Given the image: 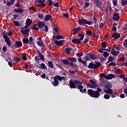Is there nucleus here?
<instances>
[{
    "label": "nucleus",
    "instance_id": "obj_13",
    "mask_svg": "<svg viewBox=\"0 0 127 127\" xmlns=\"http://www.w3.org/2000/svg\"><path fill=\"white\" fill-rule=\"evenodd\" d=\"M53 39H56V40H61L64 39V37L62 35H53Z\"/></svg>",
    "mask_w": 127,
    "mask_h": 127
},
{
    "label": "nucleus",
    "instance_id": "obj_27",
    "mask_svg": "<svg viewBox=\"0 0 127 127\" xmlns=\"http://www.w3.org/2000/svg\"><path fill=\"white\" fill-rule=\"evenodd\" d=\"M81 28L79 27L78 28H76L74 29V30H73V35H75L78 33V32L81 30Z\"/></svg>",
    "mask_w": 127,
    "mask_h": 127
},
{
    "label": "nucleus",
    "instance_id": "obj_42",
    "mask_svg": "<svg viewBox=\"0 0 127 127\" xmlns=\"http://www.w3.org/2000/svg\"><path fill=\"white\" fill-rule=\"evenodd\" d=\"M22 60L24 61H27V58L26 53H23V57H22Z\"/></svg>",
    "mask_w": 127,
    "mask_h": 127
},
{
    "label": "nucleus",
    "instance_id": "obj_61",
    "mask_svg": "<svg viewBox=\"0 0 127 127\" xmlns=\"http://www.w3.org/2000/svg\"><path fill=\"white\" fill-rule=\"evenodd\" d=\"M81 63L84 65L83 66H87L86 61H82Z\"/></svg>",
    "mask_w": 127,
    "mask_h": 127
},
{
    "label": "nucleus",
    "instance_id": "obj_11",
    "mask_svg": "<svg viewBox=\"0 0 127 127\" xmlns=\"http://www.w3.org/2000/svg\"><path fill=\"white\" fill-rule=\"evenodd\" d=\"M54 78L57 79L58 81H62L63 80H65V76H60L59 75H57L54 77Z\"/></svg>",
    "mask_w": 127,
    "mask_h": 127
},
{
    "label": "nucleus",
    "instance_id": "obj_56",
    "mask_svg": "<svg viewBox=\"0 0 127 127\" xmlns=\"http://www.w3.org/2000/svg\"><path fill=\"white\" fill-rule=\"evenodd\" d=\"M115 58L113 57H109L108 60H109V62H113L114 61Z\"/></svg>",
    "mask_w": 127,
    "mask_h": 127
},
{
    "label": "nucleus",
    "instance_id": "obj_36",
    "mask_svg": "<svg viewBox=\"0 0 127 127\" xmlns=\"http://www.w3.org/2000/svg\"><path fill=\"white\" fill-rule=\"evenodd\" d=\"M85 85H86L89 88H90L91 89H95L96 88V86L95 85H93L92 84H90L89 83H85Z\"/></svg>",
    "mask_w": 127,
    "mask_h": 127
},
{
    "label": "nucleus",
    "instance_id": "obj_14",
    "mask_svg": "<svg viewBox=\"0 0 127 127\" xmlns=\"http://www.w3.org/2000/svg\"><path fill=\"white\" fill-rule=\"evenodd\" d=\"M113 38H114L115 40L118 39L120 37L121 35L118 33H114L112 35Z\"/></svg>",
    "mask_w": 127,
    "mask_h": 127
},
{
    "label": "nucleus",
    "instance_id": "obj_58",
    "mask_svg": "<svg viewBox=\"0 0 127 127\" xmlns=\"http://www.w3.org/2000/svg\"><path fill=\"white\" fill-rule=\"evenodd\" d=\"M109 65L116 66H117V64H116L115 63L112 62L109 64Z\"/></svg>",
    "mask_w": 127,
    "mask_h": 127
},
{
    "label": "nucleus",
    "instance_id": "obj_52",
    "mask_svg": "<svg viewBox=\"0 0 127 127\" xmlns=\"http://www.w3.org/2000/svg\"><path fill=\"white\" fill-rule=\"evenodd\" d=\"M101 45H102V47L103 48H105L107 47V44L106 42H103L101 43Z\"/></svg>",
    "mask_w": 127,
    "mask_h": 127
},
{
    "label": "nucleus",
    "instance_id": "obj_59",
    "mask_svg": "<svg viewBox=\"0 0 127 127\" xmlns=\"http://www.w3.org/2000/svg\"><path fill=\"white\" fill-rule=\"evenodd\" d=\"M49 1V6H51L52 5V4L53 3V2H54V1H52V0H48Z\"/></svg>",
    "mask_w": 127,
    "mask_h": 127
},
{
    "label": "nucleus",
    "instance_id": "obj_16",
    "mask_svg": "<svg viewBox=\"0 0 127 127\" xmlns=\"http://www.w3.org/2000/svg\"><path fill=\"white\" fill-rule=\"evenodd\" d=\"M37 53H38V55H39V57L40 58V60L41 61H45L46 59L44 57V56H43L41 53L40 51H38L37 52Z\"/></svg>",
    "mask_w": 127,
    "mask_h": 127
},
{
    "label": "nucleus",
    "instance_id": "obj_44",
    "mask_svg": "<svg viewBox=\"0 0 127 127\" xmlns=\"http://www.w3.org/2000/svg\"><path fill=\"white\" fill-rule=\"evenodd\" d=\"M108 94L111 95V97L113 98L117 97V96L118 95V94H117V93H112V94Z\"/></svg>",
    "mask_w": 127,
    "mask_h": 127
},
{
    "label": "nucleus",
    "instance_id": "obj_64",
    "mask_svg": "<svg viewBox=\"0 0 127 127\" xmlns=\"http://www.w3.org/2000/svg\"><path fill=\"white\" fill-rule=\"evenodd\" d=\"M35 61L37 62V63H39L40 62V59L38 58V57L37 56H36L35 57Z\"/></svg>",
    "mask_w": 127,
    "mask_h": 127
},
{
    "label": "nucleus",
    "instance_id": "obj_20",
    "mask_svg": "<svg viewBox=\"0 0 127 127\" xmlns=\"http://www.w3.org/2000/svg\"><path fill=\"white\" fill-rule=\"evenodd\" d=\"M15 1V0H9V1L8 0L6 2V5H7V6H10L11 5H12L13 4H14Z\"/></svg>",
    "mask_w": 127,
    "mask_h": 127
},
{
    "label": "nucleus",
    "instance_id": "obj_9",
    "mask_svg": "<svg viewBox=\"0 0 127 127\" xmlns=\"http://www.w3.org/2000/svg\"><path fill=\"white\" fill-rule=\"evenodd\" d=\"M52 19V16L50 14H47L46 15L44 20L45 22H48L50 20H51Z\"/></svg>",
    "mask_w": 127,
    "mask_h": 127
},
{
    "label": "nucleus",
    "instance_id": "obj_41",
    "mask_svg": "<svg viewBox=\"0 0 127 127\" xmlns=\"http://www.w3.org/2000/svg\"><path fill=\"white\" fill-rule=\"evenodd\" d=\"M69 66H70L73 68H78L77 65L74 64L73 63H71V62L69 63Z\"/></svg>",
    "mask_w": 127,
    "mask_h": 127
},
{
    "label": "nucleus",
    "instance_id": "obj_21",
    "mask_svg": "<svg viewBox=\"0 0 127 127\" xmlns=\"http://www.w3.org/2000/svg\"><path fill=\"white\" fill-rule=\"evenodd\" d=\"M20 31L22 35H26L28 32L30 31V28H27V29H25L24 30H23L22 29H20Z\"/></svg>",
    "mask_w": 127,
    "mask_h": 127
},
{
    "label": "nucleus",
    "instance_id": "obj_31",
    "mask_svg": "<svg viewBox=\"0 0 127 127\" xmlns=\"http://www.w3.org/2000/svg\"><path fill=\"white\" fill-rule=\"evenodd\" d=\"M59 30L57 27H55L53 28V35L55 34L57 35V33H59Z\"/></svg>",
    "mask_w": 127,
    "mask_h": 127
},
{
    "label": "nucleus",
    "instance_id": "obj_46",
    "mask_svg": "<svg viewBox=\"0 0 127 127\" xmlns=\"http://www.w3.org/2000/svg\"><path fill=\"white\" fill-rule=\"evenodd\" d=\"M36 3H42L45 2V0H35Z\"/></svg>",
    "mask_w": 127,
    "mask_h": 127
},
{
    "label": "nucleus",
    "instance_id": "obj_17",
    "mask_svg": "<svg viewBox=\"0 0 127 127\" xmlns=\"http://www.w3.org/2000/svg\"><path fill=\"white\" fill-rule=\"evenodd\" d=\"M61 62H63L64 65H70V63L68 59H62Z\"/></svg>",
    "mask_w": 127,
    "mask_h": 127
},
{
    "label": "nucleus",
    "instance_id": "obj_3",
    "mask_svg": "<svg viewBox=\"0 0 127 127\" xmlns=\"http://www.w3.org/2000/svg\"><path fill=\"white\" fill-rule=\"evenodd\" d=\"M101 66V63L99 62L95 61V64H93V63H89V65H88V67L89 69H97Z\"/></svg>",
    "mask_w": 127,
    "mask_h": 127
},
{
    "label": "nucleus",
    "instance_id": "obj_12",
    "mask_svg": "<svg viewBox=\"0 0 127 127\" xmlns=\"http://www.w3.org/2000/svg\"><path fill=\"white\" fill-rule=\"evenodd\" d=\"M65 41L64 40H57L55 42V44L57 46H62L64 45V42H65Z\"/></svg>",
    "mask_w": 127,
    "mask_h": 127
},
{
    "label": "nucleus",
    "instance_id": "obj_50",
    "mask_svg": "<svg viewBox=\"0 0 127 127\" xmlns=\"http://www.w3.org/2000/svg\"><path fill=\"white\" fill-rule=\"evenodd\" d=\"M104 98L105 99H109L110 98V96L108 94H105L104 95Z\"/></svg>",
    "mask_w": 127,
    "mask_h": 127
},
{
    "label": "nucleus",
    "instance_id": "obj_26",
    "mask_svg": "<svg viewBox=\"0 0 127 127\" xmlns=\"http://www.w3.org/2000/svg\"><path fill=\"white\" fill-rule=\"evenodd\" d=\"M31 23H32V21L30 19V18H28L27 20H26L25 25L30 26Z\"/></svg>",
    "mask_w": 127,
    "mask_h": 127
},
{
    "label": "nucleus",
    "instance_id": "obj_28",
    "mask_svg": "<svg viewBox=\"0 0 127 127\" xmlns=\"http://www.w3.org/2000/svg\"><path fill=\"white\" fill-rule=\"evenodd\" d=\"M5 39V42L6 43V45H7L9 47H11V45L10 41L9 40H10V39H9V38L8 39L7 38H6V39Z\"/></svg>",
    "mask_w": 127,
    "mask_h": 127
},
{
    "label": "nucleus",
    "instance_id": "obj_63",
    "mask_svg": "<svg viewBox=\"0 0 127 127\" xmlns=\"http://www.w3.org/2000/svg\"><path fill=\"white\" fill-rule=\"evenodd\" d=\"M29 9H31L32 10H33V11H36V8L34 6H32L31 7H30Z\"/></svg>",
    "mask_w": 127,
    "mask_h": 127
},
{
    "label": "nucleus",
    "instance_id": "obj_55",
    "mask_svg": "<svg viewBox=\"0 0 127 127\" xmlns=\"http://www.w3.org/2000/svg\"><path fill=\"white\" fill-rule=\"evenodd\" d=\"M84 60L88 61H90V59H89V57L88 56H85L83 58Z\"/></svg>",
    "mask_w": 127,
    "mask_h": 127
},
{
    "label": "nucleus",
    "instance_id": "obj_53",
    "mask_svg": "<svg viewBox=\"0 0 127 127\" xmlns=\"http://www.w3.org/2000/svg\"><path fill=\"white\" fill-rule=\"evenodd\" d=\"M89 82L91 83V84H92V85H95V86H96V82L93 79L89 80Z\"/></svg>",
    "mask_w": 127,
    "mask_h": 127
},
{
    "label": "nucleus",
    "instance_id": "obj_40",
    "mask_svg": "<svg viewBox=\"0 0 127 127\" xmlns=\"http://www.w3.org/2000/svg\"><path fill=\"white\" fill-rule=\"evenodd\" d=\"M12 22L14 24V25H15L16 26L19 27L20 26V24H19V23L18 21H12Z\"/></svg>",
    "mask_w": 127,
    "mask_h": 127
},
{
    "label": "nucleus",
    "instance_id": "obj_39",
    "mask_svg": "<svg viewBox=\"0 0 127 127\" xmlns=\"http://www.w3.org/2000/svg\"><path fill=\"white\" fill-rule=\"evenodd\" d=\"M22 43H23L24 44H29V40H28V38L22 39Z\"/></svg>",
    "mask_w": 127,
    "mask_h": 127
},
{
    "label": "nucleus",
    "instance_id": "obj_22",
    "mask_svg": "<svg viewBox=\"0 0 127 127\" xmlns=\"http://www.w3.org/2000/svg\"><path fill=\"white\" fill-rule=\"evenodd\" d=\"M111 53L112 55L115 56V57H117L118 55L120 54V52L119 51H115L114 50V49H112Z\"/></svg>",
    "mask_w": 127,
    "mask_h": 127
},
{
    "label": "nucleus",
    "instance_id": "obj_43",
    "mask_svg": "<svg viewBox=\"0 0 127 127\" xmlns=\"http://www.w3.org/2000/svg\"><path fill=\"white\" fill-rule=\"evenodd\" d=\"M85 34L87 35L91 36L93 34V32H92L91 30H89L87 31V32Z\"/></svg>",
    "mask_w": 127,
    "mask_h": 127
},
{
    "label": "nucleus",
    "instance_id": "obj_60",
    "mask_svg": "<svg viewBox=\"0 0 127 127\" xmlns=\"http://www.w3.org/2000/svg\"><path fill=\"white\" fill-rule=\"evenodd\" d=\"M39 18H40L41 20H42L44 18V15L42 14H39V15H38Z\"/></svg>",
    "mask_w": 127,
    "mask_h": 127
},
{
    "label": "nucleus",
    "instance_id": "obj_4",
    "mask_svg": "<svg viewBox=\"0 0 127 127\" xmlns=\"http://www.w3.org/2000/svg\"><path fill=\"white\" fill-rule=\"evenodd\" d=\"M97 93V91H94L92 89H89L87 90L88 95L92 98H99V96L98 95Z\"/></svg>",
    "mask_w": 127,
    "mask_h": 127
},
{
    "label": "nucleus",
    "instance_id": "obj_34",
    "mask_svg": "<svg viewBox=\"0 0 127 127\" xmlns=\"http://www.w3.org/2000/svg\"><path fill=\"white\" fill-rule=\"evenodd\" d=\"M127 5V0H121V6H125Z\"/></svg>",
    "mask_w": 127,
    "mask_h": 127
},
{
    "label": "nucleus",
    "instance_id": "obj_38",
    "mask_svg": "<svg viewBox=\"0 0 127 127\" xmlns=\"http://www.w3.org/2000/svg\"><path fill=\"white\" fill-rule=\"evenodd\" d=\"M34 39L32 37H30L29 39V44L31 45L33 43Z\"/></svg>",
    "mask_w": 127,
    "mask_h": 127
},
{
    "label": "nucleus",
    "instance_id": "obj_6",
    "mask_svg": "<svg viewBox=\"0 0 127 127\" xmlns=\"http://www.w3.org/2000/svg\"><path fill=\"white\" fill-rule=\"evenodd\" d=\"M87 56L89 58H90L92 60H95L97 59V56L91 54V52H88L87 53Z\"/></svg>",
    "mask_w": 127,
    "mask_h": 127
},
{
    "label": "nucleus",
    "instance_id": "obj_48",
    "mask_svg": "<svg viewBox=\"0 0 127 127\" xmlns=\"http://www.w3.org/2000/svg\"><path fill=\"white\" fill-rule=\"evenodd\" d=\"M46 6V4L44 3V2L42 3H40V4H38L37 5V6H42V7H45Z\"/></svg>",
    "mask_w": 127,
    "mask_h": 127
},
{
    "label": "nucleus",
    "instance_id": "obj_15",
    "mask_svg": "<svg viewBox=\"0 0 127 127\" xmlns=\"http://www.w3.org/2000/svg\"><path fill=\"white\" fill-rule=\"evenodd\" d=\"M115 78V76L114 74H109L106 76H105V79L107 80H110L112 78Z\"/></svg>",
    "mask_w": 127,
    "mask_h": 127
},
{
    "label": "nucleus",
    "instance_id": "obj_25",
    "mask_svg": "<svg viewBox=\"0 0 127 127\" xmlns=\"http://www.w3.org/2000/svg\"><path fill=\"white\" fill-rule=\"evenodd\" d=\"M14 12L15 13H22L23 12V10L22 9L15 8L13 10Z\"/></svg>",
    "mask_w": 127,
    "mask_h": 127
},
{
    "label": "nucleus",
    "instance_id": "obj_49",
    "mask_svg": "<svg viewBox=\"0 0 127 127\" xmlns=\"http://www.w3.org/2000/svg\"><path fill=\"white\" fill-rule=\"evenodd\" d=\"M85 36V34L83 33L82 34H79L78 36L80 37L79 39L80 40H82L84 39V36Z\"/></svg>",
    "mask_w": 127,
    "mask_h": 127
},
{
    "label": "nucleus",
    "instance_id": "obj_24",
    "mask_svg": "<svg viewBox=\"0 0 127 127\" xmlns=\"http://www.w3.org/2000/svg\"><path fill=\"white\" fill-rule=\"evenodd\" d=\"M72 50H73V49H71L69 47L65 48V49H64V51L65 53H66L67 54H70L71 51Z\"/></svg>",
    "mask_w": 127,
    "mask_h": 127
},
{
    "label": "nucleus",
    "instance_id": "obj_35",
    "mask_svg": "<svg viewBox=\"0 0 127 127\" xmlns=\"http://www.w3.org/2000/svg\"><path fill=\"white\" fill-rule=\"evenodd\" d=\"M40 65H41V68L47 70V65H45V64L41 63Z\"/></svg>",
    "mask_w": 127,
    "mask_h": 127
},
{
    "label": "nucleus",
    "instance_id": "obj_33",
    "mask_svg": "<svg viewBox=\"0 0 127 127\" xmlns=\"http://www.w3.org/2000/svg\"><path fill=\"white\" fill-rule=\"evenodd\" d=\"M37 44L41 47H43L45 46L43 44V41H38L37 42Z\"/></svg>",
    "mask_w": 127,
    "mask_h": 127
},
{
    "label": "nucleus",
    "instance_id": "obj_51",
    "mask_svg": "<svg viewBox=\"0 0 127 127\" xmlns=\"http://www.w3.org/2000/svg\"><path fill=\"white\" fill-rule=\"evenodd\" d=\"M89 5H90V3L89 2H85L83 6L84 9H85V8L88 6H89Z\"/></svg>",
    "mask_w": 127,
    "mask_h": 127
},
{
    "label": "nucleus",
    "instance_id": "obj_23",
    "mask_svg": "<svg viewBox=\"0 0 127 127\" xmlns=\"http://www.w3.org/2000/svg\"><path fill=\"white\" fill-rule=\"evenodd\" d=\"M52 84L54 86H57L59 84V81L54 78V82H52Z\"/></svg>",
    "mask_w": 127,
    "mask_h": 127
},
{
    "label": "nucleus",
    "instance_id": "obj_10",
    "mask_svg": "<svg viewBox=\"0 0 127 127\" xmlns=\"http://www.w3.org/2000/svg\"><path fill=\"white\" fill-rule=\"evenodd\" d=\"M94 3L97 7L102 6V3L101 0H94Z\"/></svg>",
    "mask_w": 127,
    "mask_h": 127
},
{
    "label": "nucleus",
    "instance_id": "obj_7",
    "mask_svg": "<svg viewBox=\"0 0 127 127\" xmlns=\"http://www.w3.org/2000/svg\"><path fill=\"white\" fill-rule=\"evenodd\" d=\"M46 26V23L43 21H39L37 24V26H38L39 29H42Z\"/></svg>",
    "mask_w": 127,
    "mask_h": 127
},
{
    "label": "nucleus",
    "instance_id": "obj_47",
    "mask_svg": "<svg viewBox=\"0 0 127 127\" xmlns=\"http://www.w3.org/2000/svg\"><path fill=\"white\" fill-rule=\"evenodd\" d=\"M32 30H37L38 31L39 30V28H38L37 27H36V25H33V28H32Z\"/></svg>",
    "mask_w": 127,
    "mask_h": 127
},
{
    "label": "nucleus",
    "instance_id": "obj_45",
    "mask_svg": "<svg viewBox=\"0 0 127 127\" xmlns=\"http://www.w3.org/2000/svg\"><path fill=\"white\" fill-rule=\"evenodd\" d=\"M125 60V55H123L122 56V57H121V58L119 59L118 60V61H121V62H123Z\"/></svg>",
    "mask_w": 127,
    "mask_h": 127
},
{
    "label": "nucleus",
    "instance_id": "obj_5",
    "mask_svg": "<svg viewBox=\"0 0 127 127\" xmlns=\"http://www.w3.org/2000/svg\"><path fill=\"white\" fill-rule=\"evenodd\" d=\"M92 23L91 21H87L84 18L81 19L79 21V25L82 26H84L86 24L88 25H91Z\"/></svg>",
    "mask_w": 127,
    "mask_h": 127
},
{
    "label": "nucleus",
    "instance_id": "obj_37",
    "mask_svg": "<svg viewBox=\"0 0 127 127\" xmlns=\"http://www.w3.org/2000/svg\"><path fill=\"white\" fill-rule=\"evenodd\" d=\"M109 53L106 51L104 52L103 54V56L105 59L107 58L109 56Z\"/></svg>",
    "mask_w": 127,
    "mask_h": 127
},
{
    "label": "nucleus",
    "instance_id": "obj_57",
    "mask_svg": "<svg viewBox=\"0 0 127 127\" xmlns=\"http://www.w3.org/2000/svg\"><path fill=\"white\" fill-rule=\"evenodd\" d=\"M13 59L16 62H19L21 61V59H19L18 57H16L15 59Z\"/></svg>",
    "mask_w": 127,
    "mask_h": 127
},
{
    "label": "nucleus",
    "instance_id": "obj_19",
    "mask_svg": "<svg viewBox=\"0 0 127 127\" xmlns=\"http://www.w3.org/2000/svg\"><path fill=\"white\" fill-rule=\"evenodd\" d=\"M71 42L75 44H81V40H80V39H73V40H72Z\"/></svg>",
    "mask_w": 127,
    "mask_h": 127
},
{
    "label": "nucleus",
    "instance_id": "obj_29",
    "mask_svg": "<svg viewBox=\"0 0 127 127\" xmlns=\"http://www.w3.org/2000/svg\"><path fill=\"white\" fill-rule=\"evenodd\" d=\"M48 66H49V68H54V64L52 61H49L48 63Z\"/></svg>",
    "mask_w": 127,
    "mask_h": 127
},
{
    "label": "nucleus",
    "instance_id": "obj_30",
    "mask_svg": "<svg viewBox=\"0 0 127 127\" xmlns=\"http://www.w3.org/2000/svg\"><path fill=\"white\" fill-rule=\"evenodd\" d=\"M67 60L69 61H70L72 62H77V59H75V58H68Z\"/></svg>",
    "mask_w": 127,
    "mask_h": 127
},
{
    "label": "nucleus",
    "instance_id": "obj_62",
    "mask_svg": "<svg viewBox=\"0 0 127 127\" xmlns=\"http://www.w3.org/2000/svg\"><path fill=\"white\" fill-rule=\"evenodd\" d=\"M124 47L127 48V40H125L124 43Z\"/></svg>",
    "mask_w": 127,
    "mask_h": 127
},
{
    "label": "nucleus",
    "instance_id": "obj_8",
    "mask_svg": "<svg viewBox=\"0 0 127 127\" xmlns=\"http://www.w3.org/2000/svg\"><path fill=\"white\" fill-rule=\"evenodd\" d=\"M23 45L22 42L20 41H17L14 45V47L16 48L22 47Z\"/></svg>",
    "mask_w": 127,
    "mask_h": 127
},
{
    "label": "nucleus",
    "instance_id": "obj_18",
    "mask_svg": "<svg viewBox=\"0 0 127 127\" xmlns=\"http://www.w3.org/2000/svg\"><path fill=\"white\" fill-rule=\"evenodd\" d=\"M120 17L118 13L113 14V20L118 21L119 20Z\"/></svg>",
    "mask_w": 127,
    "mask_h": 127
},
{
    "label": "nucleus",
    "instance_id": "obj_1",
    "mask_svg": "<svg viewBox=\"0 0 127 127\" xmlns=\"http://www.w3.org/2000/svg\"><path fill=\"white\" fill-rule=\"evenodd\" d=\"M82 82L78 80H70L69 81V87L70 89H77L83 94L84 92H86V89L84 88L82 90L83 88V86L82 85Z\"/></svg>",
    "mask_w": 127,
    "mask_h": 127
},
{
    "label": "nucleus",
    "instance_id": "obj_2",
    "mask_svg": "<svg viewBox=\"0 0 127 127\" xmlns=\"http://www.w3.org/2000/svg\"><path fill=\"white\" fill-rule=\"evenodd\" d=\"M113 87V85L110 83L107 82V83L105 84V89L104 90L105 93L107 94H112L114 93V91L112 89H111Z\"/></svg>",
    "mask_w": 127,
    "mask_h": 127
},
{
    "label": "nucleus",
    "instance_id": "obj_32",
    "mask_svg": "<svg viewBox=\"0 0 127 127\" xmlns=\"http://www.w3.org/2000/svg\"><path fill=\"white\" fill-rule=\"evenodd\" d=\"M95 92H97V95L99 97L100 96H101V94L99 93V92H102V89L101 88V87H98L97 88V90H95Z\"/></svg>",
    "mask_w": 127,
    "mask_h": 127
},
{
    "label": "nucleus",
    "instance_id": "obj_54",
    "mask_svg": "<svg viewBox=\"0 0 127 127\" xmlns=\"http://www.w3.org/2000/svg\"><path fill=\"white\" fill-rule=\"evenodd\" d=\"M99 76H100V78L103 77V78H105L106 76H105V74L104 73H101L99 74Z\"/></svg>",
    "mask_w": 127,
    "mask_h": 127
}]
</instances>
